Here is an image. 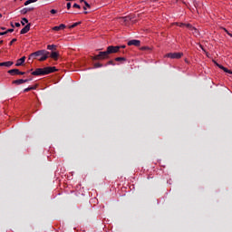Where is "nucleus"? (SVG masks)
Here are the masks:
<instances>
[{
	"label": "nucleus",
	"instance_id": "a211bd4d",
	"mask_svg": "<svg viewBox=\"0 0 232 232\" xmlns=\"http://www.w3.org/2000/svg\"><path fill=\"white\" fill-rule=\"evenodd\" d=\"M47 50H51L52 52H55L57 50V45L49 44V45H47Z\"/></svg>",
	"mask_w": 232,
	"mask_h": 232
},
{
	"label": "nucleus",
	"instance_id": "f03ea898",
	"mask_svg": "<svg viewBox=\"0 0 232 232\" xmlns=\"http://www.w3.org/2000/svg\"><path fill=\"white\" fill-rule=\"evenodd\" d=\"M57 72V68L55 67H44V68H37L35 71L32 72V75L39 76V75H49V73H54Z\"/></svg>",
	"mask_w": 232,
	"mask_h": 232
},
{
	"label": "nucleus",
	"instance_id": "473e14b6",
	"mask_svg": "<svg viewBox=\"0 0 232 232\" xmlns=\"http://www.w3.org/2000/svg\"><path fill=\"white\" fill-rule=\"evenodd\" d=\"M224 31L226 32V34H227V35H232V34L231 33H229V31H227V29H226V28H224Z\"/></svg>",
	"mask_w": 232,
	"mask_h": 232
},
{
	"label": "nucleus",
	"instance_id": "7ed1b4c3",
	"mask_svg": "<svg viewBox=\"0 0 232 232\" xmlns=\"http://www.w3.org/2000/svg\"><path fill=\"white\" fill-rule=\"evenodd\" d=\"M164 57H167L169 59H181L184 57V53H169L165 54Z\"/></svg>",
	"mask_w": 232,
	"mask_h": 232
},
{
	"label": "nucleus",
	"instance_id": "f3484780",
	"mask_svg": "<svg viewBox=\"0 0 232 232\" xmlns=\"http://www.w3.org/2000/svg\"><path fill=\"white\" fill-rule=\"evenodd\" d=\"M31 90H37V85L29 86L24 90V92L26 93L27 92H31Z\"/></svg>",
	"mask_w": 232,
	"mask_h": 232
},
{
	"label": "nucleus",
	"instance_id": "ddd939ff",
	"mask_svg": "<svg viewBox=\"0 0 232 232\" xmlns=\"http://www.w3.org/2000/svg\"><path fill=\"white\" fill-rule=\"evenodd\" d=\"M24 61H26V56H23L22 58L18 59L15 66H23L24 64Z\"/></svg>",
	"mask_w": 232,
	"mask_h": 232
},
{
	"label": "nucleus",
	"instance_id": "2f4dec72",
	"mask_svg": "<svg viewBox=\"0 0 232 232\" xmlns=\"http://www.w3.org/2000/svg\"><path fill=\"white\" fill-rule=\"evenodd\" d=\"M14 26H16V28H19L21 26L20 23H14Z\"/></svg>",
	"mask_w": 232,
	"mask_h": 232
},
{
	"label": "nucleus",
	"instance_id": "f257e3e1",
	"mask_svg": "<svg viewBox=\"0 0 232 232\" xmlns=\"http://www.w3.org/2000/svg\"><path fill=\"white\" fill-rule=\"evenodd\" d=\"M49 55H50V52H48L46 50H39V51H36V52L31 53L29 55V60L30 59H37V57H40L38 59V61H40V63H43L50 57Z\"/></svg>",
	"mask_w": 232,
	"mask_h": 232
},
{
	"label": "nucleus",
	"instance_id": "ea45409f",
	"mask_svg": "<svg viewBox=\"0 0 232 232\" xmlns=\"http://www.w3.org/2000/svg\"><path fill=\"white\" fill-rule=\"evenodd\" d=\"M143 50H148V47H143Z\"/></svg>",
	"mask_w": 232,
	"mask_h": 232
},
{
	"label": "nucleus",
	"instance_id": "393cba45",
	"mask_svg": "<svg viewBox=\"0 0 232 232\" xmlns=\"http://www.w3.org/2000/svg\"><path fill=\"white\" fill-rule=\"evenodd\" d=\"M115 61H116L117 63H119V62H121V61H126V58H124V57H116V58H115Z\"/></svg>",
	"mask_w": 232,
	"mask_h": 232
},
{
	"label": "nucleus",
	"instance_id": "aec40b11",
	"mask_svg": "<svg viewBox=\"0 0 232 232\" xmlns=\"http://www.w3.org/2000/svg\"><path fill=\"white\" fill-rule=\"evenodd\" d=\"M32 3H37V0H27L24 2V6H28V5H32Z\"/></svg>",
	"mask_w": 232,
	"mask_h": 232
},
{
	"label": "nucleus",
	"instance_id": "e433bc0d",
	"mask_svg": "<svg viewBox=\"0 0 232 232\" xmlns=\"http://www.w3.org/2000/svg\"><path fill=\"white\" fill-rule=\"evenodd\" d=\"M84 1H86V0H80V3H84Z\"/></svg>",
	"mask_w": 232,
	"mask_h": 232
},
{
	"label": "nucleus",
	"instance_id": "f8f14e48",
	"mask_svg": "<svg viewBox=\"0 0 232 232\" xmlns=\"http://www.w3.org/2000/svg\"><path fill=\"white\" fill-rule=\"evenodd\" d=\"M50 57L51 59H53V61H59V52L53 51Z\"/></svg>",
	"mask_w": 232,
	"mask_h": 232
},
{
	"label": "nucleus",
	"instance_id": "cd10ccee",
	"mask_svg": "<svg viewBox=\"0 0 232 232\" xmlns=\"http://www.w3.org/2000/svg\"><path fill=\"white\" fill-rule=\"evenodd\" d=\"M72 7H73V8H78V9L80 10L81 5H79V4H74V5H72Z\"/></svg>",
	"mask_w": 232,
	"mask_h": 232
},
{
	"label": "nucleus",
	"instance_id": "7c9ffc66",
	"mask_svg": "<svg viewBox=\"0 0 232 232\" xmlns=\"http://www.w3.org/2000/svg\"><path fill=\"white\" fill-rule=\"evenodd\" d=\"M50 12H51V14H57V10H55V9H52Z\"/></svg>",
	"mask_w": 232,
	"mask_h": 232
},
{
	"label": "nucleus",
	"instance_id": "79ce46f5",
	"mask_svg": "<svg viewBox=\"0 0 232 232\" xmlns=\"http://www.w3.org/2000/svg\"><path fill=\"white\" fill-rule=\"evenodd\" d=\"M229 37H232V34H229Z\"/></svg>",
	"mask_w": 232,
	"mask_h": 232
},
{
	"label": "nucleus",
	"instance_id": "39448f33",
	"mask_svg": "<svg viewBox=\"0 0 232 232\" xmlns=\"http://www.w3.org/2000/svg\"><path fill=\"white\" fill-rule=\"evenodd\" d=\"M119 50H121V46L110 45L107 47V53H109V55H110V53H117L119 52Z\"/></svg>",
	"mask_w": 232,
	"mask_h": 232
},
{
	"label": "nucleus",
	"instance_id": "4be33fe9",
	"mask_svg": "<svg viewBox=\"0 0 232 232\" xmlns=\"http://www.w3.org/2000/svg\"><path fill=\"white\" fill-rule=\"evenodd\" d=\"M84 5H85V6H83V10H88V8H92V5H90V4H88V2L84 1Z\"/></svg>",
	"mask_w": 232,
	"mask_h": 232
},
{
	"label": "nucleus",
	"instance_id": "4468645a",
	"mask_svg": "<svg viewBox=\"0 0 232 232\" xmlns=\"http://www.w3.org/2000/svg\"><path fill=\"white\" fill-rule=\"evenodd\" d=\"M30 24H27L21 31L20 34L23 35L24 34H28V32H30Z\"/></svg>",
	"mask_w": 232,
	"mask_h": 232
},
{
	"label": "nucleus",
	"instance_id": "423d86ee",
	"mask_svg": "<svg viewBox=\"0 0 232 232\" xmlns=\"http://www.w3.org/2000/svg\"><path fill=\"white\" fill-rule=\"evenodd\" d=\"M8 73L10 75H24L25 72L19 71V69H12L8 71Z\"/></svg>",
	"mask_w": 232,
	"mask_h": 232
},
{
	"label": "nucleus",
	"instance_id": "20e7f679",
	"mask_svg": "<svg viewBox=\"0 0 232 232\" xmlns=\"http://www.w3.org/2000/svg\"><path fill=\"white\" fill-rule=\"evenodd\" d=\"M109 55L108 51L100 52L98 55L93 57V59L94 61H102L104 59H108Z\"/></svg>",
	"mask_w": 232,
	"mask_h": 232
},
{
	"label": "nucleus",
	"instance_id": "58836bf2",
	"mask_svg": "<svg viewBox=\"0 0 232 232\" xmlns=\"http://www.w3.org/2000/svg\"><path fill=\"white\" fill-rule=\"evenodd\" d=\"M121 48H126V46H125V45H122V46H121Z\"/></svg>",
	"mask_w": 232,
	"mask_h": 232
},
{
	"label": "nucleus",
	"instance_id": "bb28decb",
	"mask_svg": "<svg viewBox=\"0 0 232 232\" xmlns=\"http://www.w3.org/2000/svg\"><path fill=\"white\" fill-rule=\"evenodd\" d=\"M94 68H102V63H95Z\"/></svg>",
	"mask_w": 232,
	"mask_h": 232
},
{
	"label": "nucleus",
	"instance_id": "a19ab883",
	"mask_svg": "<svg viewBox=\"0 0 232 232\" xmlns=\"http://www.w3.org/2000/svg\"><path fill=\"white\" fill-rule=\"evenodd\" d=\"M0 44H3V40H2V41H0Z\"/></svg>",
	"mask_w": 232,
	"mask_h": 232
},
{
	"label": "nucleus",
	"instance_id": "9b49d317",
	"mask_svg": "<svg viewBox=\"0 0 232 232\" xmlns=\"http://www.w3.org/2000/svg\"><path fill=\"white\" fill-rule=\"evenodd\" d=\"M64 28H66V25L64 24H61L58 26L53 27L52 30H53V32H60V30H64Z\"/></svg>",
	"mask_w": 232,
	"mask_h": 232
},
{
	"label": "nucleus",
	"instance_id": "4c0bfd02",
	"mask_svg": "<svg viewBox=\"0 0 232 232\" xmlns=\"http://www.w3.org/2000/svg\"><path fill=\"white\" fill-rule=\"evenodd\" d=\"M83 14H88V11H84Z\"/></svg>",
	"mask_w": 232,
	"mask_h": 232
},
{
	"label": "nucleus",
	"instance_id": "5701e85b",
	"mask_svg": "<svg viewBox=\"0 0 232 232\" xmlns=\"http://www.w3.org/2000/svg\"><path fill=\"white\" fill-rule=\"evenodd\" d=\"M79 24H81V22H76V23L72 24V25H70L69 28L70 29L75 28L76 26H79Z\"/></svg>",
	"mask_w": 232,
	"mask_h": 232
},
{
	"label": "nucleus",
	"instance_id": "c756f323",
	"mask_svg": "<svg viewBox=\"0 0 232 232\" xmlns=\"http://www.w3.org/2000/svg\"><path fill=\"white\" fill-rule=\"evenodd\" d=\"M72 8V3H67V10H70Z\"/></svg>",
	"mask_w": 232,
	"mask_h": 232
},
{
	"label": "nucleus",
	"instance_id": "c9c22d12",
	"mask_svg": "<svg viewBox=\"0 0 232 232\" xmlns=\"http://www.w3.org/2000/svg\"><path fill=\"white\" fill-rule=\"evenodd\" d=\"M108 64H115V63H113V61H109Z\"/></svg>",
	"mask_w": 232,
	"mask_h": 232
},
{
	"label": "nucleus",
	"instance_id": "c85d7f7f",
	"mask_svg": "<svg viewBox=\"0 0 232 232\" xmlns=\"http://www.w3.org/2000/svg\"><path fill=\"white\" fill-rule=\"evenodd\" d=\"M16 41H17L16 38L13 39V40L10 42L9 45L12 46V44H14V43H15Z\"/></svg>",
	"mask_w": 232,
	"mask_h": 232
},
{
	"label": "nucleus",
	"instance_id": "6e6552de",
	"mask_svg": "<svg viewBox=\"0 0 232 232\" xmlns=\"http://www.w3.org/2000/svg\"><path fill=\"white\" fill-rule=\"evenodd\" d=\"M128 46H140V41L139 40H130L128 42Z\"/></svg>",
	"mask_w": 232,
	"mask_h": 232
},
{
	"label": "nucleus",
	"instance_id": "9d476101",
	"mask_svg": "<svg viewBox=\"0 0 232 232\" xmlns=\"http://www.w3.org/2000/svg\"><path fill=\"white\" fill-rule=\"evenodd\" d=\"M30 81V79H25V80H23V79H18V80H14L13 81V84H24V82H28Z\"/></svg>",
	"mask_w": 232,
	"mask_h": 232
},
{
	"label": "nucleus",
	"instance_id": "2eb2a0df",
	"mask_svg": "<svg viewBox=\"0 0 232 232\" xmlns=\"http://www.w3.org/2000/svg\"><path fill=\"white\" fill-rule=\"evenodd\" d=\"M13 65H14V62H11V61L0 63V66H5L6 68H10V66H13Z\"/></svg>",
	"mask_w": 232,
	"mask_h": 232
},
{
	"label": "nucleus",
	"instance_id": "a878e982",
	"mask_svg": "<svg viewBox=\"0 0 232 232\" xmlns=\"http://www.w3.org/2000/svg\"><path fill=\"white\" fill-rule=\"evenodd\" d=\"M173 24H176V26H179V28H182V26H184V23H178V22H176V23H174Z\"/></svg>",
	"mask_w": 232,
	"mask_h": 232
},
{
	"label": "nucleus",
	"instance_id": "1a4fd4ad",
	"mask_svg": "<svg viewBox=\"0 0 232 232\" xmlns=\"http://www.w3.org/2000/svg\"><path fill=\"white\" fill-rule=\"evenodd\" d=\"M216 65L218 66V68H219L220 70H223V72H225V73H230L232 75V71L224 67L223 65H221L220 63H216Z\"/></svg>",
	"mask_w": 232,
	"mask_h": 232
},
{
	"label": "nucleus",
	"instance_id": "dca6fc26",
	"mask_svg": "<svg viewBox=\"0 0 232 232\" xmlns=\"http://www.w3.org/2000/svg\"><path fill=\"white\" fill-rule=\"evenodd\" d=\"M34 11V8L33 7H30V8H24L20 11V13L23 14V15H26V14H28V12H32Z\"/></svg>",
	"mask_w": 232,
	"mask_h": 232
},
{
	"label": "nucleus",
	"instance_id": "6ab92c4d",
	"mask_svg": "<svg viewBox=\"0 0 232 232\" xmlns=\"http://www.w3.org/2000/svg\"><path fill=\"white\" fill-rule=\"evenodd\" d=\"M190 32H192L193 35H195L196 37L197 35H200V33L198 32V29H197V27L193 26V29H191Z\"/></svg>",
	"mask_w": 232,
	"mask_h": 232
},
{
	"label": "nucleus",
	"instance_id": "0eeeda50",
	"mask_svg": "<svg viewBox=\"0 0 232 232\" xmlns=\"http://www.w3.org/2000/svg\"><path fill=\"white\" fill-rule=\"evenodd\" d=\"M118 23H121V24H127L128 21H130V17L128 16H122L117 18Z\"/></svg>",
	"mask_w": 232,
	"mask_h": 232
},
{
	"label": "nucleus",
	"instance_id": "f704fd0d",
	"mask_svg": "<svg viewBox=\"0 0 232 232\" xmlns=\"http://www.w3.org/2000/svg\"><path fill=\"white\" fill-rule=\"evenodd\" d=\"M5 32H7V34H8V33H12V32H14V29H8V30L5 31Z\"/></svg>",
	"mask_w": 232,
	"mask_h": 232
},
{
	"label": "nucleus",
	"instance_id": "412c9836",
	"mask_svg": "<svg viewBox=\"0 0 232 232\" xmlns=\"http://www.w3.org/2000/svg\"><path fill=\"white\" fill-rule=\"evenodd\" d=\"M21 24L24 26V24H28V19L27 18H22Z\"/></svg>",
	"mask_w": 232,
	"mask_h": 232
},
{
	"label": "nucleus",
	"instance_id": "72a5a7b5",
	"mask_svg": "<svg viewBox=\"0 0 232 232\" xmlns=\"http://www.w3.org/2000/svg\"><path fill=\"white\" fill-rule=\"evenodd\" d=\"M7 32H0V35H6Z\"/></svg>",
	"mask_w": 232,
	"mask_h": 232
},
{
	"label": "nucleus",
	"instance_id": "b1692460",
	"mask_svg": "<svg viewBox=\"0 0 232 232\" xmlns=\"http://www.w3.org/2000/svg\"><path fill=\"white\" fill-rule=\"evenodd\" d=\"M183 26H186V28H188V30H193V25H191V24H185Z\"/></svg>",
	"mask_w": 232,
	"mask_h": 232
}]
</instances>
